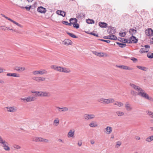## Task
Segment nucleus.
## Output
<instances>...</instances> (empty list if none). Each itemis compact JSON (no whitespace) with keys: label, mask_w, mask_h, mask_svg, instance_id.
<instances>
[{"label":"nucleus","mask_w":153,"mask_h":153,"mask_svg":"<svg viewBox=\"0 0 153 153\" xmlns=\"http://www.w3.org/2000/svg\"><path fill=\"white\" fill-rule=\"evenodd\" d=\"M91 143L92 144H94V142L93 141H91Z\"/></svg>","instance_id":"obj_64"},{"label":"nucleus","mask_w":153,"mask_h":153,"mask_svg":"<svg viewBox=\"0 0 153 153\" xmlns=\"http://www.w3.org/2000/svg\"><path fill=\"white\" fill-rule=\"evenodd\" d=\"M48 71L44 69H42L39 70H35L32 72V74L33 75H44L47 74Z\"/></svg>","instance_id":"obj_5"},{"label":"nucleus","mask_w":153,"mask_h":153,"mask_svg":"<svg viewBox=\"0 0 153 153\" xmlns=\"http://www.w3.org/2000/svg\"><path fill=\"white\" fill-rule=\"evenodd\" d=\"M62 43L64 45L68 46L70 45H71L73 43L70 40L68 39H66L64 40L62 42Z\"/></svg>","instance_id":"obj_19"},{"label":"nucleus","mask_w":153,"mask_h":153,"mask_svg":"<svg viewBox=\"0 0 153 153\" xmlns=\"http://www.w3.org/2000/svg\"><path fill=\"white\" fill-rule=\"evenodd\" d=\"M123 69L126 70H131L133 69V68L126 65H123Z\"/></svg>","instance_id":"obj_37"},{"label":"nucleus","mask_w":153,"mask_h":153,"mask_svg":"<svg viewBox=\"0 0 153 153\" xmlns=\"http://www.w3.org/2000/svg\"><path fill=\"white\" fill-rule=\"evenodd\" d=\"M7 109V111L8 112H16L17 110V108L15 106H9L5 107L4 109Z\"/></svg>","instance_id":"obj_10"},{"label":"nucleus","mask_w":153,"mask_h":153,"mask_svg":"<svg viewBox=\"0 0 153 153\" xmlns=\"http://www.w3.org/2000/svg\"><path fill=\"white\" fill-rule=\"evenodd\" d=\"M62 23L64 25H71V24H70V23H68L66 21H63L62 22Z\"/></svg>","instance_id":"obj_51"},{"label":"nucleus","mask_w":153,"mask_h":153,"mask_svg":"<svg viewBox=\"0 0 153 153\" xmlns=\"http://www.w3.org/2000/svg\"><path fill=\"white\" fill-rule=\"evenodd\" d=\"M138 95L141 96V97H144L147 99H149V97L148 94H147L143 90L141 89L138 92Z\"/></svg>","instance_id":"obj_7"},{"label":"nucleus","mask_w":153,"mask_h":153,"mask_svg":"<svg viewBox=\"0 0 153 153\" xmlns=\"http://www.w3.org/2000/svg\"><path fill=\"white\" fill-rule=\"evenodd\" d=\"M119 35L122 37H124L126 35V33L125 32L120 33H119Z\"/></svg>","instance_id":"obj_50"},{"label":"nucleus","mask_w":153,"mask_h":153,"mask_svg":"<svg viewBox=\"0 0 153 153\" xmlns=\"http://www.w3.org/2000/svg\"><path fill=\"white\" fill-rule=\"evenodd\" d=\"M117 43L119 45V46L121 48H123L126 46V44H125L120 43L118 42H117Z\"/></svg>","instance_id":"obj_44"},{"label":"nucleus","mask_w":153,"mask_h":153,"mask_svg":"<svg viewBox=\"0 0 153 153\" xmlns=\"http://www.w3.org/2000/svg\"><path fill=\"white\" fill-rule=\"evenodd\" d=\"M36 100V98L35 97L29 96L27 97H25L24 98H22L21 100H22L23 102L24 103L34 101Z\"/></svg>","instance_id":"obj_3"},{"label":"nucleus","mask_w":153,"mask_h":153,"mask_svg":"<svg viewBox=\"0 0 153 153\" xmlns=\"http://www.w3.org/2000/svg\"><path fill=\"white\" fill-rule=\"evenodd\" d=\"M3 140L0 136V143H1Z\"/></svg>","instance_id":"obj_61"},{"label":"nucleus","mask_w":153,"mask_h":153,"mask_svg":"<svg viewBox=\"0 0 153 153\" xmlns=\"http://www.w3.org/2000/svg\"><path fill=\"white\" fill-rule=\"evenodd\" d=\"M99 52H96V53L95 54L99 56Z\"/></svg>","instance_id":"obj_62"},{"label":"nucleus","mask_w":153,"mask_h":153,"mask_svg":"<svg viewBox=\"0 0 153 153\" xmlns=\"http://www.w3.org/2000/svg\"><path fill=\"white\" fill-rule=\"evenodd\" d=\"M148 57L149 58H153V53H149L147 54Z\"/></svg>","instance_id":"obj_41"},{"label":"nucleus","mask_w":153,"mask_h":153,"mask_svg":"<svg viewBox=\"0 0 153 153\" xmlns=\"http://www.w3.org/2000/svg\"><path fill=\"white\" fill-rule=\"evenodd\" d=\"M40 137H35L33 138V140L35 142H40Z\"/></svg>","instance_id":"obj_39"},{"label":"nucleus","mask_w":153,"mask_h":153,"mask_svg":"<svg viewBox=\"0 0 153 153\" xmlns=\"http://www.w3.org/2000/svg\"><path fill=\"white\" fill-rule=\"evenodd\" d=\"M116 114L118 116H122L124 115V113L120 111H117L116 112Z\"/></svg>","instance_id":"obj_35"},{"label":"nucleus","mask_w":153,"mask_h":153,"mask_svg":"<svg viewBox=\"0 0 153 153\" xmlns=\"http://www.w3.org/2000/svg\"><path fill=\"white\" fill-rule=\"evenodd\" d=\"M91 34L95 36H98V35L97 34H96V33H93L92 32L91 33Z\"/></svg>","instance_id":"obj_57"},{"label":"nucleus","mask_w":153,"mask_h":153,"mask_svg":"<svg viewBox=\"0 0 153 153\" xmlns=\"http://www.w3.org/2000/svg\"><path fill=\"white\" fill-rule=\"evenodd\" d=\"M49 141V140L46 139H45L41 137H40V142H44V143H48Z\"/></svg>","instance_id":"obj_36"},{"label":"nucleus","mask_w":153,"mask_h":153,"mask_svg":"<svg viewBox=\"0 0 153 153\" xmlns=\"http://www.w3.org/2000/svg\"><path fill=\"white\" fill-rule=\"evenodd\" d=\"M86 120L94 119L95 117V115L94 114H85L83 117Z\"/></svg>","instance_id":"obj_11"},{"label":"nucleus","mask_w":153,"mask_h":153,"mask_svg":"<svg viewBox=\"0 0 153 153\" xmlns=\"http://www.w3.org/2000/svg\"><path fill=\"white\" fill-rule=\"evenodd\" d=\"M4 81L2 79H1L0 80V83L2 84H4Z\"/></svg>","instance_id":"obj_58"},{"label":"nucleus","mask_w":153,"mask_h":153,"mask_svg":"<svg viewBox=\"0 0 153 153\" xmlns=\"http://www.w3.org/2000/svg\"><path fill=\"white\" fill-rule=\"evenodd\" d=\"M56 13L59 15H60L63 17H64L65 15V13L63 11L58 10L56 12Z\"/></svg>","instance_id":"obj_30"},{"label":"nucleus","mask_w":153,"mask_h":153,"mask_svg":"<svg viewBox=\"0 0 153 153\" xmlns=\"http://www.w3.org/2000/svg\"><path fill=\"white\" fill-rule=\"evenodd\" d=\"M6 30L10 31L12 32H15L17 33H20V32L19 30L10 27H6Z\"/></svg>","instance_id":"obj_16"},{"label":"nucleus","mask_w":153,"mask_h":153,"mask_svg":"<svg viewBox=\"0 0 153 153\" xmlns=\"http://www.w3.org/2000/svg\"><path fill=\"white\" fill-rule=\"evenodd\" d=\"M98 101L101 103L103 104H108L114 103V100L113 98L105 99L100 98L98 99Z\"/></svg>","instance_id":"obj_2"},{"label":"nucleus","mask_w":153,"mask_h":153,"mask_svg":"<svg viewBox=\"0 0 153 153\" xmlns=\"http://www.w3.org/2000/svg\"><path fill=\"white\" fill-rule=\"evenodd\" d=\"M121 145V142L120 141H117L116 142V144L115 147L116 148H118Z\"/></svg>","instance_id":"obj_45"},{"label":"nucleus","mask_w":153,"mask_h":153,"mask_svg":"<svg viewBox=\"0 0 153 153\" xmlns=\"http://www.w3.org/2000/svg\"><path fill=\"white\" fill-rule=\"evenodd\" d=\"M33 79L38 82H41L45 81L46 78L42 76H36L33 78Z\"/></svg>","instance_id":"obj_13"},{"label":"nucleus","mask_w":153,"mask_h":153,"mask_svg":"<svg viewBox=\"0 0 153 153\" xmlns=\"http://www.w3.org/2000/svg\"><path fill=\"white\" fill-rule=\"evenodd\" d=\"M130 86L132 88L134 89L135 90L137 91L138 92L139 91L141 90V88H140L139 86L133 84L132 83L130 84Z\"/></svg>","instance_id":"obj_20"},{"label":"nucleus","mask_w":153,"mask_h":153,"mask_svg":"<svg viewBox=\"0 0 153 153\" xmlns=\"http://www.w3.org/2000/svg\"><path fill=\"white\" fill-rule=\"evenodd\" d=\"M137 67L139 69L142 70L143 71H146V67L140 66L137 65Z\"/></svg>","instance_id":"obj_40"},{"label":"nucleus","mask_w":153,"mask_h":153,"mask_svg":"<svg viewBox=\"0 0 153 153\" xmlns=\"http://www.w3.org/2000/svg\"><path fill=\"white\" fill-rule=\"evenodd\" d=\"M13 147L14 148H15V149H20L21 148L20 146L16 145H14L13 146Z\"/></svg>","instance_id":"obj_49"},{"label":"nucleus","mask_w":153,"mask_h":153,"mask_svg":"<svg viewBox=\"0 0 153 153\" xmlns=\"http://www.w3.org/2000/svg\"><path fill=\"white\" fill-rule=\"evenodd\" d=\"M71 37L73 38H76L77 37L74 34L72 33H67Z\"/></svg>","instance_id":"obj_46"},{"label":"nucleus","mask_w":153,"mask_h":153,"mask_svg":"<svg viewBox=\"0 0 153 153\" xmlns=\"http://www.w3.org/2000/svg\"><path fill=\"white\" fill-rule=\"evenodd\" d=\"M31 7V6H30L29 7H25V9L28 10H29Z\"/></svg>","instance_id":"obj_56"},{"label":"nucleus","mask_w":153,"mask_h":153,"mask_svg":"<svg viewBox=\"0 0 153 153\" xmlns=\"http://www.w3.org/2000/svg\"><path fill=\"white\" fill-rule=\"evenodd\" d=\"M1 15L3 17H4L5 19H7L9 21L13 23V24H15V25H16L17 26L19 27H20L21 28H23V27L22 25L18 23V22H16V21L13 20L12 19H11L10 18L6 16L5 15H4L2 14H1Z\"/></svg>","instance_id":"obj_6"},{"label":"nucleus","mask_w":153,"mask_h":153,"mask_svg":"<svg viewBox=\"0 0 153 153\" xmlns=\"http://www.w3.org/2000/svg\"><path fill=\"white\" fill-rule=\"evenodd\" d=\"M0 30L3 31H5L6 30V27L0 26Z\"/></svg>","instance_id":"obj_47"},{"label":"nucleus","mask_w":153,"mask_h":153,"mask_svg":"<svg viewBox=\"0 0 153 153\" xmlns=\"http://www.w3.org/2000/svg\"><path fill=\"white\" fill-rule=\"evenodd\" d=\"M4 71V69L0 67V74L3 73Z\"/></svg>","instance_id":"obj_53"},{"label":"nucleus","mask_w":153,"mask_h":153,"mask_svg":"<svg viewBox=\"0 0 153 153\" xmlns=\"http://www.w3.org/2000/svg\"><path fill=\"white\" fill-rule=\"evenodd\" d=\"M145 33L147 36H152L153 35V30L149 28L146 30Z\"/></svg>","instance_id":"obj_18"},{"label":"nucleus","mask_w":153,"mask_h":153,"mask_svg":"<svg viewBox=\"0 0 153 153\" xmlns=\"http://www.w3.org/2000/svg\"><path fill=\"white\" fill-rule=\"evenodd\" d=\"M129 32L131 35L133 36L137 33V30L133 29H131L129 30Z\"/></svg>","instance_id":"obj_31"},{"label":"nucleus","mask_w":153,"mask_h":153,"mask_svg":"<svg viewBox=\"0 0 153 153\" xmlns=\"http://www.w3.org/2000/svg\"><path fill=\"white\" fill-rule=\"evenodd\" d=\"M78 144L79 146H80L82 145V142H79Z\"/></svg>","instance_id":"obj_59"},{"label":"nucleus","mask_w":153,"mask_h":153,"mask_svg":"<svg viewBox=\"0 0 153 153\" xmlns=\"http://www.w3.org/2000/svg\"><path fill=\"white\" fill-rule=\"evenodd\" d=\"M125 108L128 111H130L132 110V107L128 103H126L125 105Z\"/></svg>","instance_id":"obj_22"},{"label":"nucleus","mask_w":153,"mask_h":153,"mask_svg":"<svg viewBox=\"0 0 153 153\" xmlns=\"http://www.w3.org/2000/svg\"><path fill=\"white\" fill-rule=\"evenodd\" d=\"M6 75L7 76H13L15 77H20V75L19 74L16 73H9L7 74Z\"/></svg>","instance_id":"obj_17"},{"label":"nucleus","mask_w":153,"mask_h":153,"mask_svg":"<svg viewBox=\"0 0 153 153\" xmlns=\"http://www.w3.org/2000/svg\"><path fill=\"white\" fill-rule=\"evenodd\" d=\"M99 25L102 27H106L107 26V24L104 22H100L99 23Z\"/></svg>","instance_id":"obj_33"},{"label":"nucleus","mask_w":153,"mask_h":153,"mask_svg":"<svg viewBox=\"0 0 153 153\" xmlns=\"http://www.w3.org/2000/svg\"><path fill=\"white\" fill-rule=\"evenodd\" d=\"M70 24L71 25V24L74 25V24L76 23L77 22V20L76 18H71L70 20Z\"/></svg>","instance_id":"obj_29"},{"label":"nucleus","mask_w":153,"mask_h":153,"mask_svg":"<svg viewBox=\"0 0 153 153\" xmlns=\"http://www.w3.org/2000/svg\"><path fill=\"white\" fill-rule=\"evenodd\" d=\"M73 26L74 27L78 29L79 28V25L78 24L76 23L73 25Z\"/></svg>","instance_id":"obj_48"},{"label":"nucleus","mask_w":153,"mask_h":153,"mask_svg":"<svg viewBox=\"0 0 153 153\" xmlns=\"http://www.w3.org/2000/svg\"><path fill=\"white\" fill-rule=\"evenodd\" d=\"M51 68L52 69L61 72L69 73L71 72V70L69 68L56 65H52L51 66Z\"/></svg>","instance_id":"obj_1"},{"label":"nucleus","mask_w":153,"mask_h":153,"mask_svg":"<svg viewBox=\"0 0 153 153\" xmlns=\"http://www.w3.org/2000/svg\"><path fill=\"white\" fill-rule=\"evenodd\" d=\"M114 105L118 106L119 107H122L123 105V104L121 102L118 101H115L114 102Z\"/></svg>","instance_id":"obj_27"},{"label":"nucleus","mask_w":153,"mask_h":153,"mask_svg":"<svg viewBox=\"0 0 153 153\" xmlns=\"http://www.w3.org/2000/svg\"><path fill=\"white\" fill-rule=\"evenodd\" d=\"M2 144V146L4 148V149L7 151L10 150V149L8 143L5 140H3L1 143Z\"/></svg>","instance_id":"obj_9"},{"label":"nucleus","mask_w":153,"mask_h":153,"mask_svg":"<svg viewBox=\"0 0 153 153\" xmlns=\"http://www.w3.org/2000/svg\"><path fill=\"white\" fill-rule=\"evenodd\" d=\"M135 138L137 140H139L140 139V137L139 136H136L135 137Z\"/></svg>","instance_id":"obj_55"},{"label":"nucleus","mask_w":153,"mask_h":153,"mask_svg":"<svg viewBox=\"0 0 153 153\" xmlns=\"http://www.w3.org/2000/svg\"><path fill=\"white\" fill-rule=\"evenodd\" d=\"M150 129L151 131H153V127H150Z\"/></svg>","instance_id":"obj_63"},{"label":"nucleus","mask_w":153,"mask_h":153,"mask_svg":"<svg viewBox=\"0 0 153 153\" xmlns=\"http://www.w3.org/2000/svg\"><path fill=\"white\" fill-rule=\"evenodd\" d=\"M112 128L110 126L107 127L106 128V133L107 134H109L111 133L112 131Z\"/></svg>","instance_id":"obj_26"},{"label":"nucleus","mask_w":153,"mask_h":153,"mask_svg":"<svg viewBox=\"0 0 153 153\" xmlns=\"http://www.w3.org/2000/svg\"><path fill=\"white\" fill-rule=\"evenodd\" d=\"M59 120L58 118H56L54 120L53 122V124L56 126H58L59 124Z\"/></svg>","instance_id":"obj_28"},{"label":"nucleus","mask_w":153,"mask_h":153,"mask_svg":"<svg viewBox=\"0 0 153 153\" xmlns=\"http://www.w3.org/2000/svg\"><path fill=\"white\" fill-rule=\"evenodd\" d=\"M100 40L101 41H102L106 42L108 43H109L110 42V41L109 40H105L102 39H100Z\"/></svg>","instance_id":"obj_52"},{"label":"nucleus","mask_w":153,"mask_h":153,"mask_svg":"<svg viewBox=\"0 0 153 153\" xmlns=\"http://www.w3.org/2000/svg\"><path fill=\"white\" fill-rule=\"evenodd\" d=\"M149 46L148 45H146L145 46L141 48L140 51V52L141 53H145L148 52L149 49Z\"/></svg>","instance_id":"obj_12"},{"label":"nucleus","mask_w":153,"mask_h":153,"mask_svg":"<svg viewBox=\"0 0 153 153\" xmlns=\"http://www.w3.org/2000/svg\"><path fill=\"white\" fill-rule=\"evenodd\" d=\"M50 96L51 94L49 92L41 91V97H49Z\"/></svg>","instance_id":"obj_21"},{"label":"nucleus","mask_w":153,"mask_h":153,"mask_svg":"<svg viewBox=\"0 0 153 153\" xmlns=\"http://www.w3.org/2000/svg\"><path fill=\"white\" fill-rule=\"evenodd\" d=\"M75 134V130L74 129H70L67 134V136L68 138L74 137Z\"/></svg>","instance_id":"obj_14"},{"label":"nucleus","mask_w":153,"mask_h":153,"mask_svg":"<svg viewBox=\"0 0 153 153\" xmlns=\"http://www.w3.org/2000/svg\"><path fill=\"white\" fill-rule=\"evenodd\" d=\"M86 22L89 24H92L94 23V21L93 20L90 19H87Z\"/></svg>","instance_id":"obj_42"},{"label":"nucleus","mask_w":153,"mask_h":153,"mask_svg":"<svg viewBox=\"0 0 153 153\" xmlns=\"http://www.w3.org/2000/svg\"><path fill=\"white\" fill-rule=\"evenodd\" d=\"M56 108L58 109L59 112H65L68 110V108L65 107H63L62 108L59 107H56Z\"/></svg>","instance_id":"obj_15"},{"label":"nucleus","mask_w":153,"mask_h":153,"mask_svg":"<svg viewBox=\"0 0 153 153\" xmlns=\"http://www.w3.org/2000/svg\"><path fill=\"white\" fill-rule=\"evenodd\" d=\"M137 40L136 37L132 36L129 39H124L123 40L122 42L128 43H136L137 42Z\"/></svg>","instance_id":"obj_4"},{"label":"nucleus","mask_w":153,"mask_h":153,"mask_svg":"<svg viewBox=\"0 0 153 153\" xmlns=\"http://www.w3.org/2000/svg\"><path fill=\"white\" fill-rule=\"evenodd\" d=\"M99 54V56L107 57L108 56V55L106 53H104L103 52H100Z\"/></svg>","instance_id":"obj_38"},{"label":"nucleus","mask_w":153,"mask_h":153,"mask_svg":"<svg viewBox=\"0 0 153 153\" xmlns=\"http://www.w3.org/2000/svg\"><path fill=\"white\" fill-rule=\"evenodd\" d=\"M104 38L107 39H110L113 40H116L117 39V37L114 35H108L104 37Z\"/></svg>","instance_id":"obj_23"},{"label":"nucleus","mask_w":153,"mask_h":153,"mask_svg":"<svg viewBox=\"0 0 153 153\" xmlns=\"http://www.w3.org/2000/svg\"><path fill=\"white\" fill-rule=\"evenodd\" d=\"M146 141L149 142L153 141V135L147 137L146 139Z\"/></svg>","instance_id":"obj_32"},{"label":"nucleus","mask_w":153,"mask_h":153,"mask_svg":"<svg viewBox=\"0 0 153 153\" xmlns=\"http://www.w3.org/2000/svg\"><path fill=\"white\" fill-rule=\"evenodd\" d=\"M37 11L39 12L40 13H45L46 12V8L41 6L38 8Z\"/></svg>","instance_id":"obj_24"},{"label":"nucleus","mask_w":153,"mask_h":153,"mask_svg":"<svg viewBox=\"0 0 153 153\" xmlns=\"http://www.w3.org/2000/svg\"><path fill=\"white\" fill-rule=\"evenodd\" d=\"M31 92L32 93H35V96L36 97H41V91H32Z\"/></svg>","instance_id":"obj_34"},{"label":"nucleus","mask_w":153,"mask_h":153,"mask_svg":"<svg viewBox=\"0 0 153 153\" xmlns=\"http://www.w3.org/2000/svg\"><path fill=\"white\" fill-rule=\"evenodd\" d=\"M89 126L91 128H94L97 127L98 124L97 122L92 121L89 123Z\"/></svg>","instance_id":"obj_25"},{"label":"nucleus","mask_w":153,"mask_h":153,"mask_svg":"<svg viewBox=\"0 0 153 153\" xmlns=\"http://www.w3.org/2000/svg\"><path fill=\"white\" fill-rule=\"evenodd\" d=\"M123 65H116V66L118 68L123 69Z\"/></svg>","instance_id":"obj_54"},{"label":"nucleus","mask_w":153,"mask_h":153,"mask_svg":"<svg viewBox=\"0 0 153 153\" xmlns=\"http://www.w3.org/2000/svg\"><path fill=\"white\" fill-rule=\"evenodd\" d=\"M14 70L16 71L22 72L26 70V68L24 66H16L14 68Z\"/></svg>","instance_id":"obj_8"},{"label":"nucleus","mask_w":153,"mask_h":153,"mask_svg":"<svg viewBox=\"0 0 153 153\" xmlns=\"http://www.w3.org/2000/svg\"><path fill=\"white\" fill-rule=\"evenodd\" d=\"M148 115L149 116L152 118L153 119V113L151 112H150L148 113ZM151 122L153 123V119L151 120Z\"/></svg>","instance_id":"obj_43"},{"label":"nucleus","mask_w":153,"mask_h":153,"mask_svg":"<svg viewBox=\"0 0 153 153\" xmlns=\"http://www.w3.org/2000/svg\"><path fill=\"white\" fill-rule=\"evenodd\" d=\"M131 93L132 95H134L135 94V92L133 91H131Z\"/></svg>","instance_id":"obj_60"}]
</instances>
